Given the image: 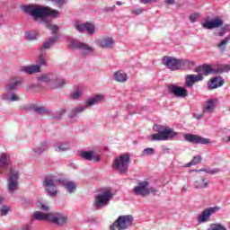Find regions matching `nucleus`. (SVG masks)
I'll list each match as a JSON object with an SVG mask.
<instances>
[{"label":"nucleus","mask_w":230,"mask_h":230,"mask_svg":"<svg viewBox=\"0 0 230 230\" xmlns=\"http://www.w3.org/2000/svg\"><path fill=\"white\" fill-rule=\"evenodd\" d=\"M203 67V75L205 76H208V75H211L213 73V67H211V65L204 64L202 65Z\"/></svg>","instance_id":"36"},{"label":"nucleus","mask_w":230,"mask_h":230,"mask_svg":"<svg viewBox=\"0 0 230 230\" xmlns=\"http://www.w3.org/2000/svg\"><path fill=\"white\" fill-rule=\"evenodd\" d=\"M114 195L112 191L106 190L102 194H98L94 197L93 208L97 210L103 209L106 206H109V202L112 200Z\"/></svg>","instance_id":"10"},{"label":"nucleus","mask_w":230,"mask_h":230,"mask_svg":"<svg viewBox=\"0 0 230 230\" xmlns=\"http://www.w3.org/2000/svg\"><path fill=\"white\" fill-rule=\"evenodd\" d=\"M20 10L26 15L32 17L34 21L40 19V22L46 24L47 28L52 31L53 35H58V25H52L49 23L48 18L58 19L60 17V11L37 4H22Z\"/></svg>","instance_id":"1"},{"label":"nucleus","mask_w":230,"mask_h":230,"mask_svg":"<svg viewBox=\"0 0 230 230\" xmlns=\"http://www.w3.org/2000/svg\"><path fill=\"white\" fill-rule=\"evenodd\" d=\"M52 85L54 89L64 87V85H66V79L57 76L54 80H52Z\"/></svg>","instance_id":"30"},{"label":"nucleus","mask_w":230,"mask_h":230,"mask_svg":"<svg viewBox=\"0 0 230 230\" xmlns=\"http://www.w3.org/2000/svg\"><path fill=\"white\" fill-rule=\"evenodd\" d=\"M193 165H195V164H193V161L191 160L190 163H188V164H186V167H187V168H190V166H193Z\"/></svg>","instance_id":"55"},{"label":"nucleus","mask_w":230,"mask_h":230,"mask_svg":"<svg viewBox=\"0 0 230 230\" xmlns=\"http://www.w3.org/2000/svg\"><path fill=\"white\" fill-rule=\"evenodd\" d=\"M38 80L40 82H45L46 84L51 82V79L49 78V74H44V75H41L38 77Z\"/></svg>","instance_id":"40"},{"label":"nucleus","mask_w":230,"mask_h":230,"mask_svg":"<svg viewBox=\"0 0 230 230\" xmlns=\"http://www.w3.org/2000/svg\"><path fill=\"white\" fill-rule=\"evenodd\" d=\"M155 154V149L152 147H147L142 151V155H154Z\"/></svg>","instance_id":"39"},{"label":"nucleus","mask_w":230,"mask_h":230,"mask_svg":"<svg viewBox=\"0 0 230 230\" xmlns=\"http://www.w3.org/2000/svg\"><path fill=\"white\" fill-rule=\"evenodd\" d=\"M12 211V208L6 205H2L1 207V217H6L8 213Z\"/></svg>","instance_id":"38"},{"label":"nucleus","mask_w":230,"mask_h":230,"mask_svg":"<svg viewBox=\"0 0 230 230\" xmlns=\"http://www.w3.org/2000/svg\"><path fill=\"white\" fill-rule=\"evenodd\" d=\"M56 4H59V5L64 4V0H56Z\"/></svg>","instance_id":"54"},{"label":"nucleus","mask_w":230,"mask_h":230,"mask_svg":"<svg viewBox=\"0 0 230 230\" xmlns=\"http://www.w3.org/2000/svg\"><path fill=\"white\" fill-rule=\"evenodd\" d=\"M129 164L130 154L126 153L124 155H119L118 158L114 160L112 167L114 168V170H117V172L120 175H125L128 173Z\"/></svg>","instance_id":"9"},{"label":"nucleus","mask_w":230,"mask_h":230,"mask_svg":"<svg viewBox=\"0 0 230 230\" xmlns=\"http://www.w3.org/2000/svg\"><path fill=\"white\" fill-rule=\"evenodd\" d=\"M229 31H230V25L225 24L223 27H221V29L219 30L217 35V37H224V35H226V33H229Z\"/></svg>","instance_id":"35"},{"label":"nucleus","mask_w":230,"mask_h":230,"mask_svg":"<svg viewBox=\"0 0 230 230\" xmlns=\"http://www.w3.org/2000/svg\"><path fill=\"white\" fill-rule=\"evenodd\" d=\"M116 10V5H113L111 7H106L103 9V12H105L106 13H108L109 12H113Z\"/></svg>","instance_id":"50"},{"label":"nucleus","mask_w":230,"mask_h":230,"mask_svg":"<svg viewBox=\"0 0 230 230\" xmlns=\"http://www.w3.org/2000/svg\"><path fill=\"white\" fill-rule=\"evenodd\" d=\"M143 12H145V9L138 8V9L132 10L131 13H133L134 15H141V13H143Z\"/></svg>","instance_id":"48"},{"label":"nucleus","mask_w":230,"mask_h":230,"mask_svg":"<svg viewBox=\"0 0 230 230\" xmlns=\"http://www.w3.org/2000/svg\"><path fill=\"white\" fill-rule=\"evenodd\" d=\"M165 4H175V0H164Z\"/></svg>","instance_id":"53"},{"label":"nucleus","mask_w":230,"mask_h":230,"mask_svg":"<svg viewBox=\"0 0 230 230\" xmlns=\"http://www.w3.org/2000/svg\"><path fill=\"white\" fill-rule=\"evenodd\" d=\"M21 85H22V79H17L15 77L11 78L4 86L5 93H3L2 100H4V102H9L10 103L19 102L21 97L17 94V91Z\"/></svg>","instance_id":"4"},{"label":"nucleus","mask_w":230,"mask_h":230,"mask_svg":"<svg viewBox=\"0 0 230 230\" xmlns=\"http://www.w3.org/2000/svg\"><path fill=\"white\" fill-rule=\"evenodd\" d=\"M98 46L103 49H111L114 46V40L112 38H105L98 41Z\"/></svg>","instance_id":"24"},{"label":"nucleus","mask_w":230,"mask_h":230,"mask_svg":"<svg viewBox=\"0 0 230 230\" xmlns=\"http://www.w3.org/2000/svg\"><path fill=\"white\" fill-rule=\"evenodd\" d=\"M33 220L50 222L54 226H66L67 224V216L64 213H47L35 212L32 216Z\"/></svg>","instance_id":"5"},{"label":"nucleus","mask_w":230,"mask_h":230,"mask_svg":"<svg viewBox=\"0 0 230 230\" xmlns=\"http://www.w3.org/2000/svg\"><path fill=\"white\" fill-rule=\"evenodd\" d=\"M37 39V34L31 33L30 31L25 32V40H35Z\"/></svg>","instance_id":"41"},{"label":"nucleus","mask_w":230,"mask_h":230,"mask_svg":"<svg viewBox=\"0 0 230 230\" xmlns=\"http://www.w3.org/2000/svg\"><path fill=\"white\" fill-rule=\"evenodd\" d=\"M1 200H3V198H1Z\"/></svg>","instance_id":"64"},{"label":"nucleus","mask_w":230,"mask_h":230,"mask_svg":"<svg viewBox=\"0 0 230 230\" xmlns=\"http://www.w3.org/2000/svg\"><path fill=\"white\" fill-rule=\"evenodd\" d=\"M209 212H208L207 208H205L201 214L198 217V222L199 224H204L205 222H208L210 218Z\"/></svg>","instance_id":"29"},{"label":"nucleus","mask_w":230,"mask_h":230,"mask_svg":"<svg viewBox=\"0 0 230 230\" xmlns=\"http://www.w3.org/2000/svg\"><path fill=\"white\" fill-rule=\"evenodd\" d=\"M1 168L9 170V177L7 179V190L9 193H15L19 190V171L12 168V158L6 153H1Z\"/></svg>","instance_id":"3"},{"label":"nucleus","mask_w":230,"mask_h":230,"mask_svg":"<svg viewBox=\"0 0 230 230\" xmlns=\"http://www.w3.org/2000/svg\"><path fill=\"white\" fill-rule=\"evenodd\" d=\"M24 111H34L36 114L44 116V114H49V110L44 106H37L35 104H30L24 108Z\"/></svg>","instance_id":"19"},{"label":"nucleus","mask_w":230,"mask_h":230,"mask_svg":"<svg viewBox=\"0 0 230 230\" xmlns=\"http://www.w3.org/2000/svg\"><path fill=\"white\" fill-rule=\"evenodd\" d=\"M48 148H49V144L48 141H43L40 144V146L32 148L33 155H40L42 152H45Z\"/></svg>","instance_id":"27"},{"label":"nucleus","mask_w":230,"mask_h":230,"mask_svg":"<svg viewBox=\"0 0 230 230\" xmlns=\"http://www.w3.org/2000/svg\"><path fill=\"white\" fill-rule=\"evenodd\" d=\"M194 118H196L197 119H200V118H202V115L194 114Z\"/></svg>","instance_id":"56"},{"label":"nucleus","mask_w":230,"mask_h":230,"mask_svg":"<svg viewBox=\"0 0 230 230\" xmlns=\"http://www.w3.org/2000/svg\"><path fill=\"white\" fill-rule=\"evenodd\" d=\"M228 40H230V36H226L225 39H223V40L217 44V48H222V46H226V44H227Z\"/></svg>","instance_id":"46"},{"label":"nucleus","mask_w":230,"mask_h":230,"mask_svg":"<svg viewBox=\"0 0 230 230\" xmlns=\"http://www.w3.org/2000/svg\"><path fill=\"white\" fill-rule=\"evenodd\" d=\"M116 4H117L118 6H121V4H123V3H121V1H117V2H116Z\"/></svg>","instance_id":"58"},{"label":"nucleus","mask_w":230,"mask_h":230,"mask_svg":"<svg viewBox=\"0 0 230 230\" xmlns=\"http://www.w3.org/2000/svg\"><path fill=\"white\" fill-rule=\"evenodd\" d=\"M142 4H150L152 3H161V0H139Z\"/></svg>","instance_id":"47"},{"label":"nucleus","mask_w":230,"mask_h":230,"mask_svg":"<svg viewBox=\"0 0 230 230\" xmlns=\"http://www.w3.org/2000/svg\"><path fill=\"white\" fill-rule=\"evenodd\" d=\"M168 91L170 94H173L176 98H186L188 96V90L177 84H169Z\"/></svg>","instance_id":"14"},{"label":"nucleus","mask_w":230,"mask_h":230,"mask_svg":"<svg viewBox=\"0 0 230 230\" xmlns=\"http://www.w3.org/2000/svg\"><path fill=\"white\" fill-rule=\"evenodd\" d=\"M228 71H230V66L228 65Z\"/></svg>","instance_id":"62"},{"label":"nucleus","mask_w":230,"mask_h":230,"mask_svg":"<svg viewBox=\"0 0 230 230\" xmlns=\"http://www.w3.org/2000/svg\"><path fill=\"white\" fill-rule=\"evenodd\" d=\"M207 211L208 212V215L211 217L212 215H215V213H217V211H220V208L219 207H210L206 208Z\"/></svg>","instance_id":"42"},{"label":"nucleus","mask_w":230,"mask_h":230,"mask_svg":"<svg viewBox=\"0 0 230 230\" xmlns=\"http://www.w3.org/2000/svg\"><path fill=\"white\" fill-rule=\"evenodd\" d=\"M21 71L22 73H26V75H37V73H42V69L37 64L23 66L21 67Z\"/></svg>","instance_id":"21"},{"label":"nucleus","mask_w":230,"mask_h":230,"mask_svg":"<svg viewBox=\"0 0 230 230\" xmlns=\"http://www.w3.org/2000/svg\"><path fill=\"white\" fill-rule=\"evenodd\" d=\"M227 71H229V65H221L220 67L212 68L214 75H222L223 73H227Z\"/></svg>","instance_id":"31"},{"label":"nucleus","mask_w":230,"mask_h":230,"mask_svg":"<svg viewBox=\"0 0 230 230\" xmlns=\"http://www.w3.org/2000/svg\"><path fill=\"white\" fill-rule=\"evenodd\" d=\"M204 76L202 75H187L185 77V86L193 87L197 82H202Z\"/></svg>","instance_id":"17"},{"label":"nucleus","mask_w":230,"mask_h":230,"mask_svg":"<svg viewBox=\"0 0 230 230\" xmlns=\"http://www.w3.org/2000/svg\"><path fill=\"white\" fill-rule=\"evenodd\" d=\"M199 17H200V13H191V14L190 15V22H195Z\"/></svg>","instance_id":"45"},{"label":"nucleus","mask_w":230,"mask_h":230,"mask_svg":"<svg viewBox=\"0 0 230 230\" xmlns=\"http://www.w3.org/2000/svg\"><path fill=\"white\" fill-rule=\"evenodd\" d=\"M113 78L116 82L125 83L128 80V75L121 71H117L114 73Z\"/></svg>","instance_id":"28"},{"label":"nucleus","mask_w":230,"mask_h":230,"mask_svg":"<svg viewBox=\"0 0 230 230\" xmlns=\"http://www.w3.org/2000/svg\"><path fill=\"white\" fill-rule=\"evenodd\" d=\"M163 64L171 71H179L181 69H191L195 66V61L165 56L163 58Z\"/></svg>","instance_id":"7"},{"label":"nucleus","mask_w":230,"mask_h":230,"mask_svg":"<svg viewBox=\"0 0 230 230\" xmlns=\"http://www.w3.org/2000/svg\"><path fill=\"white\" fill-rule=\"evenodd\" d=\"M57 186L65 188L68 193H74L76 190V183L75 181H68L66 178H57L55 175H47L43 179V187L45 192L49 197L55 199L58 195V190Z\"/></svg>","instance_id":"2"},{"label":"nucleus","mask_w":230,"mask_h":230,"mask_svg":"<svg viewBox=\"0 0 230 230\" xmlns=\"http://www.w3.org/2000/svg\"><path fill=\"white\" fill-rule=\"evenodd\" d=\"M200 71H203L202 65H201V66H199L198 67H196V68L194 69V73H200Z\"/></svg>","instance_id":"52"},{"label":"nucleus","mask_w":230,"mask_h":230,"mask_svg":"<svg viewBox=\"0 0 230 230\" xmlns=\"http://www.w3.org/2000/svg\"><path fill=\"white\" fill-rule=\"evenodd\" d=\"M88 222H94V219H88Z\"/></svg>","instance_id":"60"},{"label":"nucleus","mask_w":230,"mask_h":230,"mask_svg":"<svg viewBox=\"0 0 230 230\" xmlns=\"http://www.w3.org/2000/svg\"><path fill=\"white\" fill-rule=\"evenodd\" d=\"M199 172H205L206 173H209L210 175H215V173H218V172H220V169L202 168V169H199Z\"/></svg>","instance_id":"37"},{"label":"nucleus","mask_w":230,"mask_h":230,"mask_svg":"<svg viewBox=\"0 0 230 230\" xmlns=\"http://www.w3.org/2000/svg\"><path fill=\"white\" fill-rule=\"evenodd\" d=\"M192 172H195L196 173H198V172H201L200 170H192Z\"/></svg>","instance_id":"59"},{"label":"nucleus","mask_w":230,"mask_h":230,"mask_svg":"<svg viewBox=\"0 0 230 230\" xmlns=\"http://www.w3.org/2000/svg\"><path fill=\"white\" fill-rule=\"evenodd\" d=\"M183 137L188 143H192L193 145H209V143H211L209 138L202 137L191 133L184 134Z\"/></svg>","instance_id":"12"},{"label":"nucleus","mask_w":230,"mask_h":230,"mask_svg":"<svg viewBox=\"0 0 230 230\" xmlns=\"http://www.w3.org/2000/svg\"><path fill=\"white\" fill-rule=\"evenodd\" d=\"M105 100V96L102 94H97L94 97H92L86 101L84 108L93 107V105H98V103H102Z\"/></svg>","instance_id":"22"},{"label":"nucleus","mask_w":230,"mask_h":230,"mask_svg":"<svg viewBox=\"0 0 230 230\" xmlns=\"http://www.w3.org/2000/svg\"><path fill=\"white\" fill-rule=\"evenodd\" d=\"M228 141H230V136L228 137Z\"/></svg>","instance_id":"63"},{"label":"nucleus","mask_w":230,"mask_h":230,"mask_svg":"<svg viewBox=\"0 0 230 230\" xmlns=\"http://www.w3.org/2000/svg\"><path fill=\"white\" fill-rule=\"evenodd\" d=\"M71 98H73V100H79L82 96V92L80 91H75L72 93H70Z\"/></svg>","instance_id":"43"},{"label":"nucleus","mask_w":230,"mask_h":230,"mask_svg":"<svg viewBox=\"0 0 230 230\" xmlns=\"http://www.w3.org/2000/svg\"><path fill=\"white\" fill-rule=\"evenodd\" d=\"M48 53L41 51L37 58V63L36 65L40 66V68L41 69V67H46V66H48Z\"/></svg>","instance_id":"26"},{"label":"nucleus","mask_w":230,"mask_h":230,"mask_svg":"<svg viewBox=\"0 0 230 230\" xmlns=\"http://www.w3.org/2000/svg\"><path fill=\"white\" fill-rule=\"evenodd\" d=\"M85 111V107L84 106H77L70 110L67 114V118L71 121V123H75L76 119H78V114H82Z\"/></svg>","instance_id":"18"},{"label":"nucleus","mask_w":230,"mask_h":230,"mask_svg":"<svg viewBox=\"0 0 230 230\" xmlns=\"http://www.w3.org/2000/svg\"><path fill=\"white\" fill-rule=\"evenodd\" d=\"M132 191L135 195L143 198L149 197V195H157V189L150 186V181H138Z\"/></svg>","instance_id":"8"},{"label":"nucleus","mask_w":230,"mask_h":230,"mask_svg":"<svg viewBox=\"0 0 230 230\" xmlns=\"http://www.w3.org/2000/svg\"><path fill=\"white\" fill-rule=\"evenodd\" d=\"M200 161H202V156H200V155H196L192 159V163L194 165L199 164V163H200Z\"/></svg>","instance_id":"49"},{"label":"nucleus","mask_w":230,"mask_h":230,"mask_svg":"<svg viewBox=\"0 0 230 230\" xmlns=\"http://www.w3.org/2000/svg\"><path fill=\"white\" fill-rule=\"evenodd\" d=\"M54 146L57 152H68V150H71V144L69 141L57 142Z\"/></svg>","instance_id":"23"},{"label":"nucleus","mask_w":230,"mask_h":230,"mask_svg":"<svg viewBox=\"0 0 230 230\" xmlns=\"http://www.w3.org/2000/svg\"><path fill=\"white\" fill-rule=\"evenodd\" d=\"M67 112V110L66 108H61L58 111L52 112L51 117L53 119H62V116Z\"/></svg>","instance_id":"32"},{"label":"nucleus","mask_w":230,"mask_h":230,"mask_svg":"<svg viewBox=\"0 0 230 230\" xmlns=\"http://www.w3.org/2000/svg\"><path fill=\"white\" fill-rule=\"evenodd\" d=\"M79 155L82 159H84V161H93V163H100L101 161L100 155H94L93 150L80 151Z\"/></svg>","instance_id":"16"},{"label":"nucleus","mask_w":230,"mask_h":230,"mask_svg":"<svg viewBox=\"0 0 230 230\" xmlns=\"http://www.w3.org/2000/svg\"><path fill=\"white\" fill-rule=\"evenodd\" d=\"M181 191H182L183 193H186V191H188V189H186V186H183V187H182Z\"/></svg>","instance_id":"57"},{"label":"nucleus","mask_w":230,"mask_h":230,"mask_svg":"<svg viewBox=\"0 0 230 230\" xmlns=\"http://www.w3.org/2000/svg\"><path fill=\"white\" fill-rule=\"evenodd\" d=\"M201 26L205 30H215L217 28H222L224 26V20L217 16L210 21L205 20V22L201 23Z\"/></svg>","instance_id":"13"},{"label":"nucleus","mask_w":230,"mask_h":230,"mask_svg":"<svg viewBox=\"0 0 230 230\" xmlns=\"http://www.w3.org/2000/svg\"><path fill=\"white\" fill-rule=\"evenodd\" d=\"M217 102V99H209L208 102H207V105L206 107L204 108V111H207V112H213V110L217 107L215 105V102Z\"/></svg>","instance_id":"34"},{"label":"nucleus","mask_w":230,"mask_h":230,"mask_svg":"<svg viewBox=\"0 0 230 230\" xmlns=\"http://www.w3.org/2000/svg\"><path fill=\"white\" fill-rule=\"evenodd\" d=\"M153 130L157 134L152 135L151 141H168L170 139H179L181 133L173 128H164L163 125L155 124Z\"/></svg>","instance_id":"6"},{"label":"nucleus","mask_w":230,"mask_h":230,"mask_svg":"<svg viewBox=\"0 0 230 230\" xmlns=\"http://www.w3.org/2000/svg\"><path fill=\"white\" fill-rule=\"evenodd\" d=\"M194 188L196 190H202V188H208V181H206V178H201L199 181L194 182Z\"/></svg>","instance_id":"33"},{"label":"nucleus","mask_w":230,"mask_h":230,"mask_svg":"<svg viewBox=\"0 0 230 230\" xmlns=\"http://www.w3.org/2000/svg\"><path fill=\"white\" fill-rule=\"evenodd\" d=\"M68 47L71 49H79L81 51V57H87L94 53V48L89 46V44L78 41L76 40H70Z\"/></svg>","instance_id":"11"},{"label":"nucleus","mask_w":230,"mask_h":230,"mask_svg":"<svg viewBox=\"0 0 230 230\" xmlns=\"http://www.w3.org/2000/svg\"><path fill=\"white\" fill-rule=\"evenodd\" d=\"M57 40H58V35H54L53 37H49V40L43 42L40 49L41 51L44 49H49L51 46H55V44H57Z\"/></svg>","instance_id":"25"},{"label":"nucleus","mask_w":230,"mask_h":230,"mask_svg":"<svg viewBox=\"0 0 230 230\" xmlns=\"http://www.w3.org/2000/svg\"><path fill=\"white\" fill-rule=\"evenodd\" d=\"M75 30L79 33H84V31H87L89 35H94V31L96 30V25L93 22H86L84 23H76L75 24Z\"/></svg>","instance_id":"15"},{"label":"nucleus","mask_w":230,"mask_h":230,"mask_svg":"<svg viewBox=\"0 0 230 230\" xmlns=\"http://www.w3.org/2000/svg\"><path fill=\"white\" fill-rule=\"evenodd\" d=\"M226 84V80H224L223 76H216L210 79L208 83V89H218V87H222Z\"/></svg>","instance_id":"20"},{"label":"nucleus","mask_w":230,"mask_h":230,"mask_svg":"<svg viewBox=\"0 0 230 230\" xmlns=\"http://www.w3.org/2000/svg\"><path fill=\"white\" fill-rule=\"evenodd\" d=\"M31 224H33V218H31L28 224L22 226V230H31Z\"/></svg>","instance_id":"44"},{"label":"nucleus","mask_w":230,"mask_h":230,"mask_svg":"<svg viewBox=\"0 0 230 230\" xmlns=\"http://www.w3.org/2000/svg\"><path fill=\"white\" fill-rule=\"evenodd\" d=\"M50 1H52L53 3H57V0H50Z\"/></svg>","instance_id":"61"},{"label":"nucleus","mask_w":230,"mask_h":230,"mask_svg":"<svg viewBox=\"0 0 230 230\" xmlns=\"http://www.w3.org/2000/svg\"><path fill=\"white\" fill-rule=\"evenodd\" d=\"M40 209H41V211H49V207L41 203L40 204Z\"/></svg>","instance_id":"51"}]
</instances>
